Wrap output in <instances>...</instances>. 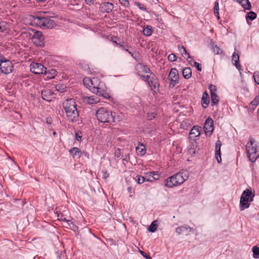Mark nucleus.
<instances>
[{
    "mask_svg": "<svg viewBox=\"0 0 259 259\" xmlns=\"http://www.w3.org/2000/svg\"><path fill=\"white\" fill-rule=\"evenodd\" d=\"M63 107L69 121L75 122L78 121L79 114L77 110L76 103L73 99L66 100L63 103Z\"/></svg>",
    "mask_w": 259,
    "mask_h": 259,
    "instance_id": "1",
    "label": "nucleus"
},
{
    "mask_svg": "<svg viewBox=\"0 0 259 259\" xmlns=\"http://www.w3.org/2000/svg\"><path fill=\"white\" fill-rule=\"evenodd\" d=\"M189 177L188 171L182 169L179 172L169 177L165 181V186L172 188L183 184Z\"/></svg>",
    "mask_w": 259,
    "mask_h": 259,
    "instance_id": "2",
    "label": "nucleus"
},
{
    "mask_svg": "<svg viewBox=\"0 0 259 259\" xmlns=\"http://www.w3.org/2000/svg\"><path fill=\"white\" fill-rule=\"evenodd\" d=\"M115 113L102 107L96 112V117L99 121L103 123L111 124L118 121V118H116Z\"/></svg>",
    "mask_w": 259,
    "mask_h": 259,
    "instance_id": "3",
    "label": "nucleus"
},
{
    "mask_svg": "<svg viewBox=\"0 0 259 259\" xmlns=\"http://www.w3.org/2000/svg\"><path fill=\"white\" fill-rule=\"evenodd\" d=\"M31 22L39 27L52 28L56 25L55 22L49 17L42 16H31Z\"/></svg>",
    "mask_w": 259,
    "mask_h": 259,
    "instance_id": "4",
    "label": "nucleus"
},
{
    "mask_svg": "<svg viewBox=\"0 0 259 259\" xmlns=\"http://www.w3.org/2000/svg\"><path fill=\"white\" fill-rule=\"evenodd\" d=\"M246 150L247 157L251 162H254L259 157V146H257L253 138H250V141L246 145Z\"/></svg>",
    "mask_w": 259,
    "mask_h": 259,
    "instance_id": "5",
    "label": "nucleus"
},
{
    "mask_svg": "<svg viewBox=\"0 0 259 259\" xmlns=\"http://www.w3.org/2000/svg\"><path fill=\"white\" fill-rule=\"evenodd\" d=\"M141 79L147 82L153 94H157L159 91V83L157 76L153 73H150L146 76H141Z\"/></svg>",
    "mask_w": 259,
    "mask_h": 259,
    "instance_id": "6",
    "label": "nucleus"
},
{
    "mask_svg": "<svg viewBox=\"0 0 259 259\" xmlns=\"http://www.w3.org/2000/svg\"><path fill=\"white\" fill-rule=\"evenodd\" d=\"M30 71L35 74H47V69L40 63L32 62L30 65Z\"/></svg>",
    "mask_w": 259,
    "mask_h": 259,
    "instance_id": "7",
    "label": "nucleus"
},
{
    "mask_svg": "<svg viewBox=\"0 0 259 259\" xmlns=\"http://www.w3.org/2000/svg\"><path fill=\"white\" fill-rule=\"evenodd\" d=\"M13 69V65L11 61L4 57V59H2V63L0 65V70L1 72L4 74H9L12 72Z\"/></svg>",
    "mask_w": 259,
    "mask_h": 259,
    "instance_id": "8",
    "label": "nucleus"
},
{
    "mask_svg": "<svg viewBox=\"0 0 259 259\" xmlns=\"http://www.w3.org/2000/svg\"><path fill=\"white\" fill-rule=\"evenodd\" d=\"M255 195H241L240 200V209L241 211L249 207L250 203L253 200Z\"/></svg>",
    "mask_w": 259,
    "mask_h": 259,
    "instance_id": "9",
    "label": "nucleus"
},
{
    "mask_svg": "<svg viewBox=\"0 0 259 259\" xmlns=\"http://www.w3.org/2000/svg\"><path fill=\"white\" fill-rule=\"evenodd\" d=\"M168 79L170 81L169 84L170 88H174L179 83V73L176 68H172L168 75Z\"/></svg>",
    "mask_w": 259,
    "mask_h": 259,
    "instance_id": "10",
    "label": "nucleus"
},
{
    "mask_svg": "<svg viewBox=\"0 0 259 259\" xmlns=\"http://www.w3.org/2000/svg\"><path fill=\"white\" fill-rule=\"evenodd\" d=\"M136 69L137 73L141 78V76H144L142 74L143 73H148V74H149L152 72L149 67L141 63H139L136 65Z\"/></svg>",
    "mask_w": 259,
    "mask_h": 259,
    "instance_id": "11",
    "label": "nucleus"
},
{
    "mask_svg": "<svg viewBox=\"0 0 259 259\" xmlns=\"http://www.w3.org/2000/svg\"><path fill=\"white\" fill-rule=\"evenodd\" d=\"M31 39L33 42L37 45L41 46L43 45L44 36L41 31H35Z\"/></svg>",
    "mask_w": 259,
    "mask_h": 259,
    "instance_id": "12",
    "label": "nucleus"
},
{
    "mask_svg": "<svg viewBox=\"0 0 259 259\" xmlns=\"http://www.w3.org/2000/svg\"><path fill=\"white\" fill-rule=\"evenodd\" d=\"M204 130L206 135L209 136L211 135L213 130V121L211 118L208 117L206 120L204 125Z\"/></svg>",
    "mask_w": 259,
    "mask_h": 259,
    "instance_id": "13",
    "label": "nucleus"
},
{
    "mask_svg": "<svg viewBox=\"0 0 259 259\" xmlns=\"http://www.w3.org/2000/svg\"><path fill=\"white\" fill-rule=\"evenodd\" d=\"M113 8L114 6L112 3L109 2H104L100 5L99 10L101 13H109L112 11Z\"/></svg>",
    "mask_w": 259,
    "mask_h": 259,
    "instance_id": "14",
    "label": "nucleus"
},
{
    "mask_svg": "<svg viewBox=\"0 0 259 259\" xmlns=\"http://www.w3.org/2000/svg\"><path fill=\"white\" fill-rule=\"evenodd\" d=\"M201 127L198 125H194L191 128L189 133V138L191 140H194L195 142V138L199 137L200 135Z\"/></svg>",
    "mask_w": 259,
    "mask_h": 259,
    "instance_id": "15",
    "label": "nucleus"
},
{
    "mask_svg": "<svg viewBox=\"0 0 259 259\" xmlns=\"http://www.w3.org/2000/svg\"><path fill=\"white\" fill-rule=\"evenodd\" d=\"M82 100L83 103L90 105L96 104L100 102L99 98L95 96L82 97Z\"/></svg>",
    "mask_w": 259,
    "mask_h": 259,
    "instance_id": "16",
    "label": "nucleus"
},
{
    "mask_svg": "<svg viewBox=\"0 0 259 259\" xmlns=\"http://www.w3.org/2000/svg\"><path fill=\"white\" fill-rule=\"evenodd\" d=\"M193 231L194 229L192 227L187 225L178 227L176 229V232L179 235L183 233H186L187 235L188 232Z\"/></svg>",
    "mask_w": 259,
    "mask_h": 259,
    "instance_id": "17",
    "label": "nucleus"
},
{
    "mask_svg": "<svg viewBox=\"0 0 259 259\" xmlns=\"http://www.w3.org/2000/svg\"><path fill=\"white\" fill-rule=\"evenodd\" d=\"M41 98L46 101H51L53 98L54 93L50 90H44L41 91Z\"/></svg>",
    "mask_w": 259,
    "mask_h": 259,
    "instance_id": "18",
    "label": "nucleus"
},
{
    "mask_svg": "<svg viewBox=\"0 0 259 259\" xmlns=\"http://www.w3.org/2000/svg\"><path fill=\"white\" fill-rule=\"evenodd\" d=\"M222 146V142L220 140H218L215 143V157L218 163H221L222 158L221 156V147Z\"/></svg>",
    "mask_w": 259,
    "mask_h": 259,
    "instance_id": "19",
    "label": "nucleus"
},
{
    "mask_svg": "<svg viewBox=\"0 0 259 259\" xmlns=\"http://www.w3.org/2000/svg\"><path fill=\"white\" fill-rule=\"evenodd\" d=\"M209 104L208 94L206 91L203 92L201 98V104L203 108L206 109Z\"/></svg>",
    "mask_w": 259,
    "mask_h": 259,
    "instance_id": "20",
    "label": "nucleus"
},
{
    "mask_svg": "<svg viewBox=\"0 0 259 259\" xmlns=\"http://www.w3.org/2000/svg\"><path fill=\"white\" fill-rule=\"evenodd\" d=\"M232 61H234V65H235L236 68L240 70L241 69V65L239 63V56L238 53H236V52H234L232 56Z\"/></svg>",
    "mask_w": 259,
    "mask_h": 259,
    "instance_id": "21",
    "label": "nucleus"
},
{
    "mask_svg": "<svg viewBox=\"0 0 259 259\" xmlns=\"http://www.w3.org/2000/svg\"><path fill=\"white\" fill-rule=\"evenodd\" d=\"M137 153L140 155L143 156L146 153V149L143 144L138 143V146L136 148Z\"/></svg>",
    "mask_w": 259,
    "mask_h": 259,
    "instance_id": "22",
    "label": "nucleus"
},
{
    "mask_svg": "<svg viewBox=\"0 0 259 259\" xmlns=\"http://www.w3.org/2000/svg\"><path fill=\"white\" fill-rule=\"evenodd\" d=\"M69 152L73 157H77L79 158L81 156V152L80 150L77 147H73L69 150Z\"/></svg>",
    "mask_w": 259,
    "mask_h": 259,
    "instance_id": "23",
    "label": "nucleus"
},
{
    "mask_svg": "<svg viewBox=\"0 0 259 259\" xmlns=\"http://www.w3.org/2000/svg\"><path fill=\"white\" fill-rule=\"evenodd\" d=\"M239 3L245 10H250L251 8V4L249 0H233Z\"/></svg>",
    "mask_w": 259,
    "mask_h": 259,
    "instance_id": "24",
    "label": "nucleus"
},
{
    "mask_svg": "<svg viewBox=\"0 0 259 259\" xmlns=\"http://www.w3.org/2000/svg\"><path fill=\"white\" fill-rule=\"evenodd\" d=\"M98 92L94 93L96 95H98L100 96L103 97L105 99H109L110 98V96L109 93H107L104 89L101 88L99 86L98 87Z\"/></svg>",
    "mask_w": 259,
    "mask_h": 259,
    "instance_id": "25",
    "label": "nucleus"
},
{
    "mask_svg": "<svg viewBox=\"0 0 259 259\" xmlns=\"http://www.w3.org/2000/svg\"><path fill=\"white\" fill-rule=\"evenodd\" d=\"M10 24L5 22L2 21L0 22V31L2 32L8 33L10 30Z\"/></svg>",
    "mask_w": 259,
    "mask_h": 259,
    "instance_id": "26",
    "label": "nucleus"
},
{
    "mask_svg": "<svg viewBox=\"0 0 259 259\" xmlns=\"http://www.w3.org/2000/svg\"><path fill=\"white\" fill-rule=\"evenodd\" d=\"M93 81H99V79L97 78H90L89 77H84L83 79V84L89 89L90 84L93 83Z\"/></svg>",
    "mask_w": 259,
    "mask_h": 259,
    "instance_id": "27",
    "label": "nucleus"
},
{
    "mask_svg": "<svg viewBox=\"0 0 259 259\" xmlns=\"http://www.w3.org/2000/svg\"><path fill=\"white\" fill-rule=\"evenodd\" d=\"M183 77L185 79H189L192 76V70L190 67H186L182 70Z\"/></svg>",
    "mask_w": 259,
    "mask_h": 259,
    "instance_id": "28",
    "label": "nucleus"
},
{
    "mask_svg": "<svg viewBox=\"0 0 259 259\" xmlns=\"http://www.w3.org/2000/svg\"><path fill=\"white\" fill-rule=\"evenodd\" d=\"M99 81H93V83L92 84H90V86L89 87V90L92 92V93H95L98 92V87L100 86V84L99 83Z\"/></svg>",
    "mask_w": 259,
    "mask_h": 259,
    "instance_id": "29",
    "label": "nucleus"
},
{
    "mask_svg": "<svg viewBox=\"0 0 259 259\" xmlns=\"http://www.w3.org/2000/svg\"><path fill=\"white\" fill-rule=\"evenodd\" d=\"M210 96H211V106H213L214 105H217L219 102V97H218V96L217 95L216 93L211 94Z\"/></svg>",
    "mask_w": 259,
    "mask_h": 259,
    "instance_id": "30",
    "label": "nucleus"
},
{
    "mask_svg": "<svg viewBox=\"0 0 259 259\" xmlns=\"http://www.w3.org/2000/svg\"><path fill=\"white\" fill-rule=\"evenodd\" d=\"M143 34L145 36H149L152 33V27L151 26H147L145 28H143Z\"/></svg>",
    "mask_w": 259,
    "mask_h": 259,
    "instance_id": "31",
    "label": "nucleus"
},
{
    "mask_svg": "<svg viewBox=\"0 0 259 259\" xmlns=\"http://www.w3.org/2000/svg\"><path fill=\"white\" fill-rule=\"evenodd\" d=\"M191 125L190 121L189 119H186L181 123L180 127L182 129L186 130Z\"/></svg>",
    "mask_w": 259,
    "mask_h": 259,
    "instance_id": "32",
    "label": "nucleus"
},
{
    "mask_svg": "<svg viewBox=\"0 0 259 259\" xmlns=\"http://www.w3.org/2000/svg\"><path fill=\"white\" fill-rule=\"evenodd\" d=\"M212 49L214 54L219 55L223 53V50L220 48L217 45H215L214 44H212Z\"/></svg>",
    "mask_w": 259,
    "mask_h": 259,
    "instance_id": "33",
    "label": "nucleus"
},
{
    "mask_svg": "<svg viewBox=\"0 0 259 259\" xmlns=\"http://www.w3.org/2000/svg\"><path fill=\"white\" fill-rule=\"evenodd\" d=\"M117 47L123 50H125L127 48L131 49V46L129 45L127 42H122L120 44H117Z\"/></svg>",
    "mask_w": 259,
    "mask_h": 259,
    "instance_id": "34",
    "label": "nucleus"
},
{
    "mask_svg": "<svg viewBox=\"0 0 259 259\" xmlns=\"http://www.w3.org/2000/svg\"><path fill=\"white\" fill-rule=\"evenodd\" d=\"M178 48L182 56H184V54H185L188 56L189 58H191L190 55L187 53L186 48L183 46L178 45Z\"/></svg>",
    "mask_w": 259,
    "mask_h": 259,
    "instance_id": "35",
    "label": "nucleus"
},
{
    "mask_svg": "<svg viewBox=\"0 0 259 259\" xmlns=\"http://www.w3.org/2000/svg\"><path fill=\"white\" fill-rule=\"evenodd\" d=\"M157 228V224H156V221H153L148 228V231L150 232L153 233L156 231Z\"/></svg>",
    "mask_w": 259,
    "mask_h": 259,
    "instance_id": "36",
    "label": "nucleus"
},
{
    "mask_svg": "<svg viewBox=\"0 0 259 259\" xmlns=\"http://www.w3.org/2000/svg\"><path fill=\"white\" fill-rule=\"evenodd\" d=\"M253 257L255 258H259V247L254 246L252 248Z\"/></svg>",
    "mask_w": 259,
    "mask_h": 259,
    "instance_id": "37",
    "label": "nucleus"
},
{
    "mask_svg": "<svg viewBox=\"0 0 259 259\" xmlns=\"http://www.w3.org/2000/svg\"><path fill=\"white\" fill-rule=\"evenodd\" d=\"M259 104V96H256L255 98L250 102V106H252L254 109Z\"/></svg>",
    "mask_w": 259,
    "mask_h": 259,
    "instance_id": "38",
    "label": "nucleus"
},
{
    "mask_svg": "<svg viewBox=\"0 0 259 259\" xmlns=\"http://www.w3.org/2000/svg\"><path fill=\"white\" fill-rule=\"evenodd\" d=\"M144 177L146 181L151 182L155 181L154 177H153V175L151 174V171L146 173Z\"/></svg>",
    "mask_w": 259,
    "mask_h": 259,
    "instance_id": "39",
    "label": "nucleus"
},
{
    "mask_svg": "<svg viewBox=\"0 0 259 259\" xmlns=\"http://www.w3.org/2000/svg\"><path fill=\"white\" fill-rule=\"evenodd\" d=\"M214 13L215 14V15L218 18V19H220V16H219V3L216 1L214 3Z\"/></svg>",
    "mask_w": 259,
    "mask_h": 259,
    "instance_id": "40",
    "label": "nucleus"
},
{
    "mask_svg": "<svg viewBox=\"0 0 259 259\" xmlns=\"http://www.w3.org/2000/svg\"><path fill=\"white\" fill-rule=\"evenodd\" d=\"M56 73L57 71L55 69H52L51 71L47 70V74H48V77L50 79L54 78L57 74Z\"/></svg>",
    "mask_w": 259,
    "mask_h": 259,
    "instance_id": "41",
    "label": "nucleus"
},
{
    "mask_svg": "<svg viewBox=\"0 0 259 259\" xmlns=\"http://www.w3.org/2000/svg\"><path fill=\"white\" fill-rule=\"evenodd\" d=\"M256 17V14L252 11L249 12L247 16H246V19H249L250 20H253L255 19Z\"/></svg>",
    "mask_w": 259,
    "mask_h": 259,
    "instance_id": "42",
    "label": "nucleus"
},
{
    "mask_svg": "<svg viewBox=\"0 0 259 259\" xmlns=\"http://www.w3.org/2000/svg\"><path fill=\"white\" fill-rule=\"evenodd\" d=\"M135 181L137 182V183L140 184H142L146 181L145 177L140 176L139 175H137L135 178Z\"/></svg>",
    "mask_w": 259,
    "mask_h": 259,
    "instance_id": "43",
    "label": "nucleus"
},
{
    "mask_svg": "<svg viewBox=\"0 0 259 259\" xmlns=\"http://www.w3.org/2000/svg\"><path fill=\"white\" fill-rule=\"evenodd\" d=\"M57 217H58V219L60 221H63V222H67L68 225L70 226V221L69 220H67L64 217V216L62 215V214H59L58 213V212H57Z\"/></svg>",
    "mask_w": 259,
    "mask_h": 259,
    "instance_id": "44",
    "label": "nucleus"
},
{
    "mask_svg": "<svg viewBox=\"0 0 259 259\" xmlns=\"http://www.w3.org/2000/svg\"><path fill=\"white\" fill-rule=\"evenodd\" d=\"M253 77L254 78L255 82L259 84V72L258 71H255L253 73Z\"/></svg>",
    "mask_w": 259,
    "mask_h": 259,
    "instance_id": "45",
    "label": "nucleus"
},
{
    "mask_svg": "<svg viewBox=\"0 0 259 259\" xmlns=\"http://www.w3.org/2000/svg\"><path fill=\"white\" fill-rule=\"evenodd\" d=\"M208 89L210 91V94L212 93H216L217 92V88L215 85L211 84L208 87Z\"/></svg>",
    "mask_w": 259,
    "mask_h": 259,
    "instance_id": "46",
    "label": "nucleus"
},
{
    "mask_svg": "<svg viewBox=\"0 0 259 259\" xmlns=\"http://www.w3.org/2000/svg\"><path fill=\"white\" fill-rule=\"evenodd\" d=\"M65 88L64 87V85L62 84H58L56 85V90L60 92H63L65 91Z\"/></svg>",
    "mask_w": 259,
    "mask_h": 259,
    "instance_id": "47",
    "label": "nucleus"
},
{
    "mask_svg": "<svg viewBox=\"0 0 259 259\" xmlns=\"http://www.w3.org/2000/svg\"><path fill=\"white\" fill-rule=\"evenodd\" d=\"M193 65L192 66H195L197 68V70L199 71H201L202 70V68L200 64L196 61H193Z\"/></svg>",
    "mask_w": 259,
    "mask_h": 259,
    "instance_id": "48",
    "label": "nucleus"
},
{
    "mask_svg": "<svg viewBox=\"0 0 259 259\" xmlns=\"http://www.w3.org/2000/svg\"><path fill=\"white\" fill-rule=\"evenodd\" d=\"M168 59L170 62H174L176 60L177 57L174 54H170L168 57Z\"/></svg>",
    "mask_w": 259,
    "mask_h": 259,
    "instance_id": "49",
    "label": "nucleus"
},
{
    "mask_svg": "<svg viewBox=\"0 0 259 259\" xmlns=\"http://www.w3.org/2000/svg\"><path fill=\"white\" fill-rule=\"evenodd\" d=\"M156 115V114L155 112L149 113L147 114V118L148 120H152L154 119Z\"/></svg>",
    "mask_w": 259,
    "mask_h": 259,
    "instance_id": "50",
    "label": "nucleus"
},
{
    "mask_svg": "<svg viewBox=\"0 0 259 259\" xmlns=\"http://www.w3.org/2000/svg\"><path fill=\"white\" fill-rule=\"evenodd\" d=\"M254 191L252 192V189L250 188L249 189H247L245 190L242 194H254Z\"/></svg>",
    "mask_w": 259,
    "mask_h": 259,
    "instance_id": "51",
    "label": "nucleus"
},
{
    "mask_svg": "<svg viewBox=\"0 0 259 259\" xmlns=\"http://www.w3.org/2000/svg\"><path fill=\"white\" fill-rule=\"evenodd\" d=\"M75 137H76V139L78 141H80L81 139V137H82V133L81 131H78L77 133H76L75 134Z\"/></svg>",
    "mask_w": 259,
    "mask_h": 259,
    "instance_id": "52",
    "label": "nucleus"
},
{
    "mask_svg": "<svg viewBox=\"0 0 259 259\" xmlns=\"http://www.w3.org/2000/svg\"><path fill=\"white\" fill-rule=\"evenodd\" d=\"M120 4L124 7H128L130 6L128 0H119Z\"/></svg>",
    "mask_w": 259,
    "mask_h": 259,
    "instance_id": "53",
    "label": "nucleus"
},
{
    "mask_svg": "<svg viewBox=\"0 0 259 259\" xmlns=\"http://www.w3.org/2000/svg\"><path fill=\"white\" fill-rule=\"evenodd\" d=\"M114 155L115 157H119L121 153H120V149L119 148H117L115 150Z\"/></svg>",
    "mask_w": 259,
    "mask_h": 259,
    "instance_id": "54",
    "label": "nucleus"
},
{
    "mask_svg": "<svg viewBox=\"0 0 259 259\" xmlns=\"http://www.w3.org/2000/svg\"><path fill=\"white\" fill-rule=\"evenodd\" d=\"M151 174L152 175H153V177H154L155 180H158V179L159 178V174H158L156 172L154 171H151Z\"/></svg>",
    "mask_w": 259,
    "mask_h": 259,
    "instance_id": "55",
    "label": "nucleus"
},
{
    "mask_svg": "<svg viewBox=\"0 0 259 259\" xmlns=\"http://www.w3.org/2000/svg\"><path fill=\"white\" fill-rule=\"evenodd\" d=\"M102 172V177L104 179H106L109 177V174L106 170H103Z\"/></svg>",
    "mask_w": 259,
    "mask_h": 259,
    "instance_id": "56",
    "label": "nucleus"
},
{
    "mask_svg": "<svg viewBox=\"0 0 259 259\" xmlns=\"http://www.w3.org/2000/svg\"><path fill=\"white\" fill-rule=\"evenodd\" d=\"M140 252L146 259H152V258L149 255H147L144 251L140 250Z\"/></svg>",
    "mask_w": 259,
    "mask_h": 259,
    "instance_id": "57",
    "label": "nucleus"
},
{
    "mask_svg": "<svg viewBox=\"0 0 259 259\" xmlns=\"http://www.w3.org/2000/svg\"><path fill=\"white\" fill-rule=\"evenodd\" d=\"M135 4L136 6H137L139 9L145 11L146 10V7L144 6H141V4L139 2H136Z\"/></svg>",
    "mask_w": 259,
    "mask_h": 259,
    "instance_id": "58",
    "label": "nucleus"
},
{
    "mask_svg": "<svg viewBox=\"0 0 259 259\" xmlns=\"http://www.w3.org/2000/svg\"><path fill=\"white\" fill-rule=\"evenodd\" d=\"M69 223L70 225V227H72L74 230L78 229V227L74 225L72 222L70 221Z\"/></svg>",
    "mask_w": 259,
    "mask_h": 259,
    "instance_id": "59",
    "label": "nucleus"
},
{
    "mask_svg": "<svg viewBox=\"0 0 259 259\" xmlns=\"http://www.w3.org/2000/svg\"><path fill=\"white\" fill-rule=\"evenodd\" d=\"M84 1L85 2V3L89 6H91V5L94 4V1L93 0H84Z\"/></svg>",
    "mask_w": 259,
    "mask_h": 259,
    "instance_id": "60",
    "label": "nucleus"
},
{
    "mask_svg": "<svg viewBox=\"0 0 259 259\" xmlns=\"http://www.w3.org/2000/svg\"><path fill=\"white\" fill-rule=\"evenodd\" d=\"M130 159V154H127L125 155V157L123 158V161H128Z\"/></svg>",
    "mask_w": 259,
    "mask_h": 259,
    "instance_id": "61",
    "label": "nucleus"
},
{
    "mask_svg": "<svg viewBox=\"0 0 259 259\" xmlns=\"http://www.w3.org/2000/svg\"><path fill=\"white\" fill-rule=\"evenodd\" d=\"M46 122L48 124H51L52 123V119L51 117L46 118Z\"/></svg>",
    "mask_w": 259,
    "mask_h": 259,
    "instance_id": "62",
    "label": "nucleus"
},
{
    "mask_svg": "<svg viewBox=\"0 0 259 259\" xmlns=\"http://www.w3.org/2000/svg\"><path fill=\"white\" fill-rule=\"evenodd\" d=\"M187 61H188L189 63L192 66L193 65V63H192V60L191 58H189L188 57L187 58Z\"/></svg>",
    "mask_w": 259,
    "mask_h": 259,
    "instance_id": "63",
    "label": "nucleus"
},
{
    "mask_svg": "<svg viewBox=\"0 0 259 259\" xmlns=\"http://www.w3.org/2000/svg\"><path fill=\"white\" fill-rule=\"evenodd\" d=\"M133 49L131 50V51L128 53L133 58H135L134 56V54L133 53Z\"/></svg>",
    "mask_w": 259,
    "mask_h": 259,
    "instance_id": "64",
    "label": "nucleus"
}]
</instances>
